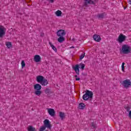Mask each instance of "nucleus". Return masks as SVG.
I'll return each instance as SVG.
<instances>
[{"label": "nucleus", "mask_w": 131, "mask_h": 131, "mask_svg": "<svg viewBox=\"0 0 131 131\" xmlns=\"http://www.w3.org/2000/svg\"><path fill=\"white\" fill-rule=\"evenodd\" d=\"M126 8H127V6H126V7H124V10H125V9H126Z\"/></svg>", "instance_id": "58836bf2"}, {"label": "nucleus", "mask_w": 131, "mask_h": 131, "mask_svg": "<svg viewBox=\"0 0 131 131\" xmlns=\"http://www.w3.org/2000/svg\"><path fill=\"white\" fill-rule=\"evenodd\" d=\"M85 107V104L83 103H80L79 104V109H81V110H83L84 109V107Z\"/></svg>", "instance_id": "a211bd4d"}, {"label": "nucleus", "mask_w": 131, "mask_h": 131, "mask_svg": "<svg viewBox=\"0 0 131 131\" xmlns=\"http://www.w3.org/2000/svg\"><path fill=\"white\" fill-rule=\"evenodd\" d=\"M79 66H80L81 69H82V70H83V69H84V67H85V65H84V64L82 63H80Z\"/></svg>", "instance_id": "393cba45"}, {"label": "nucleus", "mask_w": 131, "mask_h": 131, "mask_svg": "<svg viewBox=\"0 0 131 131\" xmlns=\"http://www.w3.org/2000/svg\"><path fill=\"white\" fill-rule=\"evenodd\" d=\"M56 34L58 36H64V35H66V33L65 30L61 29L56 32Z\"/></svg>", "instance_id": "423d86ee"}, {"label": "nucleus", "mask_w": 131, "mask_h": 131, "mask_svg": "<svg viewBox=\"0 0 131 131\" xmlns=\"http://www.w3.org/2000/svg\"><path fill=\"white\" fill-rule=\"evenodd\" d=\"M25 67V61L24 60L21 61V68H24Z\"/></svg>", "instance_id": "cd10ccee"}, {"label": "nucleus", "mask_w": 131, "mask_h": 131, "mask_svg": "<svg viewBox=\"0 0 131 131\" xmlns=\"http://www.w3.org/2000/svg\"><path fill=\"white\" fill-rule=\"evenodd\" d=\"M126 39V36L122 34H120L117 39V40L118 42H119V43H122L123 41H125Z\"/></svg>", "instance_id": "20e7f679"}, {"label": "nucleus", "mask_w": 131, "mask_h": 131, "mask_svg": "<svg viewBox=\"0 0 131 131\" xmlns=\"http://www.w3.org/2000/svg\"><path fill=\"white\" fill-rule=\"evenodd\" d=\"M55 14L57 17H60L62 16V11L60 10H57Z\"/></svg>", "instance_id": "412c9836"}, {"label": "nucleus", "mask_w": 131, "mask_h": 131, "mask_svg": "<svg viewBox=\"0 0 131 131\" xmlns=\"http://www.w3.org/2000/svg\"><path fill=\"white\" fill-rule=\"evenodd\" d=\"M73 69H74L77 75H79V65L76 64L75 67H73Z\"/></svg>", "instance_id": "9d476101"}, {"label": "nucleus", "mask_w": 131, "mask_h": 131, "mask_svg": "<svg viewBox=\"0 0 131 131\" xmlns=\"http://www.w3.org/2000/svg\"><path fill=\"white\" fill-rule=\"evenodd\" d=\"M6 47H7L8 49H11V48H12V43H11V42L9 41L7 42Z\"/></svg>", "instance_id": "5701e85b"}, {"label": "nucleus", "mask_w": 131, "mask_h": 131, "mask_svg": "<svg viewBox=\"0 0 131 131\" xmlns=\"http://www.w3.org/2000/svg\"><path fill=\"white\" fill-rule=\"evenodd\" d=\"M126 109L127 112H128L129 111L130 109V107H129L128 106V107H127L126 108Z\"/></svg>", "instance_id": "2f4dec72"}, {"label": "nucleus", "mask_w": 131, "mask_h": 131, "mask_svg": "<svg viewBox=\"0 0 131 131\" xmlns=\"http://www.w3.org/2000/svg\"><path fill=\"white\" fill-rule=\"evenodd\" d=\"M85 55V53H84V54H82L80 56V59H79V60H80V61H81V59H82L83 58H84Z\"/></svg>", "instance_id": "bb28decb"}, {"label": "nucleus", "mask_w": 131, "mask_h": 131, "mask_svg": "<svg viewBox=\"0 0 131 131\" xmlns=\"http://www.w3.org/2000/svg\"><path fill=\"white\" fill-rule=\"evenodd\" d=\"M92 126L93 127H94V128H95V127H96V124L94 122H92Z\"/></svg>", "instance_id": "7c9ffc66"}, {"label": "nucleus", "mask_w": 131, "mask_h": 131, "mask_svg": "<svg viewBox=\"0 0 131 131\" xmlns=\"http://www.w3.org/2000/svg\"><path fill=\"white\" fill-rule=\"evenodd\" d=\"M34 89L36 91H40L41 90V85L39 84H36L34 85Z\"/></svg>", "instance_id": "ddd939ff"}, {"label": "nucleus", "mask_w": 131, "mask_h": 131, "mask_svg": "<svg viewBox=\"0 0 131 131\" xmlns=\"http://www.w3.org/2000/svg\"><path fill=\"white\" fill-rule=\"evenodd\" d=\"M35 94L36 95V96H40V95H41V92L40 90H37L35 92Z\"/></svg>", "instance_id": "b1692460"}, {"label": "nucleus", "mask_w": 131, "mask_h": 131, "mask_svg": "<svg viewBox=\"0 0 131 131\" xmlns=\"http://www.w3.org/2000/svg\"><path fill=\"white\" fill-rule=\"evenodd\" d=\"M128 117H129V118H131V111L129 112Z\"/></svg>", "instance_id": "72a5a7b5"}, {"label": "nucleus", "mask_w": 131, "mask_h": 131, "mask_svg": "<svg viewBox=\"0 0 131 131\" xmlns=\"http://www.w3.org/2000/svg\"><path fill=\"white\" fill-rule=\"evenodd\" d=\"M93 96H94V93H93V92L89 90H86L85 94L82 96L83 100H84V101H88V100L90 99V100L92 101Z\"/></svg>", "instance_id": "f03ea898"}, {"label": "nucleus", "mask_w": 131, "mask_h": 131, "mask_svg": "<svg viewBox=\"0 0 131 131\" xmlns=\"http://www.w3.org/2000/svg\"><path fill=\"white\" fill-rule=\"evenodd\" d=\"M47 110L49 115H50V116H52V117H54L56 114V112H55V110L53 108H47Z\"/></svg>", "instance_id": "6e6552de"}, {"label": "nucleus", "mask_w": 131, "mask_h": 131, "mask_svg": "<svg viewBox=\"0 0 131 131\" xmlns=\"http://www.w3.org/2000/svg\"><path fill=\"white\" fill-rule=\"evenodd\" d=\"M28 131H36V129L35 128L33 127L32 126H29L28 127Z\"/></svg>", "instance_id": "aec40b11"}, {"label": "nucleus", "mask_w": 131, "mask_h": 131, "mask_svg": "<svg viewBox=\"0 0 131 131\" xmlns=\"http://www.w3.org/2000/svg\"><path fill=\"white\" fill-rule=\"evenodd\" d=\"M45 78L43 77V76L41 75H39L36 77V80L37 82H41Z\"/></svg>", "instance_id": "f8f14e48"}, {"label": "nucleus", "mask_w": 131, "mask_h": 131, "mask_svg": "<svg viewBox=\"0 0 131 131\" xmlns=\"http://www.w3.org/2000/svg\"><path fill=\"white\" fill-rule=\"evenodd\" d=\"M72 40L73 41H75V38H73L72 39Z\"/></svg>", "instance_id": "e433bc0d"}, {"label": "nucleus", "mask_w": 131, "mask_h": 131, "mask_svg": "<svg viewBox=\"0 0 131 131\" xmlns=\"http://www.w3.org/2000/svg\"><path fill=\"white\" fill-rule=\"evenodd\" d=\"M75 77H77V75H75Z\"/></svg>", "instance_id": "a19ab883"}, {"label": "nucleus", "mask_w": 131, "mask_h": 131, "mask_svg": "<svg viewBox=\"0 0 131 131\" xmlns=\"http://www.w3.org/2000/svg\"><path fill=\"white\" fill-rule=\"evenodd\" d=\"M93 38L95 41H97V42H100L101 41V36L99 35L95 34L93 36Z\"/></svg>", "instance_id": "1a4fd4ad"}, {"label": "nucleus", "mask_w": 131, "mask_h": 131, "mask_svg": "<svg viewBox=\"0 0 131 131\" xmlns=\"http://www.w3.org/2000/svg\"><path fill=\"white\" fill-rule=\"evenodd\" d=\"M45 94H50L51 93V90L49 88H47L45 90Z\"/></svg>", "instance_id": "a878e982"}, {"label": "nucleus", "mask_w": 131, "mask_h": 131, "mask_svg": "<svg viewBox=\"0 0 131 131\" xmlns=\"http://www.w3.org/2000/svg\"><path fill=\"white\" fill-rule=\"evenodd\" d=\"M105 16H106V14H105V13L99 14L97 15L98 19H104V18H105Z\"/></svg>", "instance_id": "4468645a"}, {"label": "nucleus", "mask_w": 131, "mask_h": 131, "mask_svg": "<svg viewBox=\"0 0 131 131\" xmlns=\"http://www.w3.org/2000/svg\"><path fill=\"white\" fill-rule=\"evenodd\" d=\"M43 124L44 126H42L40 128L39 131H44L47 128L50 130L52 129V124H51V122H50V120L48 119H45L43 121Z\"/></svg>", "instance_id": "f257e3e1"}, {"label": "nucleus", "mask_w": 131, "mask_h": 131, "mask_svg": "<svg viewBox=\"0 0 131 131\" xmlns=\"http://www.w3.org/2000/svg\"><path fill=\"white\" fill-rule=\"evenodd\" d=\"M58 38L57 39L58 42H62V41H64L65 40V37H64L63 36H58Z\"/></svg>", "instance_id": "dca6fc26"}, {"label": "nucleus", "mask_w": 131, "mask_h": 131, "mask_svg": "<svg viewBox=\"0 0 131 131\" xmlns=\"http://www.w3.org/2000/svg\"><path fill=\"white\" fill-rule=\"evenodd\" d=\"M124 65H125V63L123 62L122 63V71H124Z\"/></svg>", "instance_id": "c85d7f7f"}, {"label": "nucleus", "mask_w": 131, "mask_h": 131, "mask_svg": "<svg viewBox=\"0 0 131 131\" xmlns=\"http://www.w3.org/2000/svg\"><path fill=\"white\" fill-rule=\"evenodd\" d=\"M49 45L51 47L52 50L55 52H57V48L52 43V42H49Z\"/></svg>", "instance_id": "6ab92c4d"}, {"label": "nucleus", "mask_w": 131, "mask_h": 131, "mask_svg": "<svg viewBox=\"0 0 131 131\" xmlns=\"http://www.w3.org/2000/svg\"><path fill=\"white\" fill-rule=\"evenodd\" d=\"M74 48H75V47H73V46H72V47H71L70 48V49H74Z\"/></svg>", "instance_id": "4c0bfd02"}, {"label": "nucleus", "mask_w": 131, "mask_h": 131, "mask_svg": "<svg viewBox=\"0 0 131 131\" xmlns=\"http://www.w3.org/2000/svg\"><path fill=\"white\" fill-rule=\"evenodd\" d=\"M59 117L61 118V120H63L65 118V113L62 112H59Z\"/></svg>", "instance_id": "f3484780"}, {"label": "nucleus", "mask_w": 131, "mask_h": 131, "mask_svg": "<svg viewBox=\"0 0 131 131\" xmlns=\"http://www.w3.org/2000/svg\"><path fill=\"white\" fill-rule=\"evenodd\" d=\"M131 48L130 47L127 45H123L122 46L121 52L123 54H127L130 53Z\"/></svg>", "instance_id": "7ed1b4c3"}, {"label": "nucleus", "mask_w": 131, "mask_h": 131, "mask_svg": "<svg viewBox=\"0 0 131 131\" xmlns=\"http://www.w3.org/2000/svg\"><path fill=\"white\" fill-rule=\"evenodd\" d=\"M41 60V58H40V56L38 55H36L34 56V61L36 62V63H38V62H40Z\"/></svg>", "instance_id": "9b49d317"}, {"label": "nucleus", "mask_w": 131, "mask_h": 131, "mask_svg": "<svg viewBox=\"0 0 131 131\" xmlns=\"http://www.w3.org/2000/svg\"><path fill=\"white\" fill-rule=\"evenodd\" d=\"M90 4H92V5H95L96 3H95L94 1L90 0Z\"/></svg>", "instance_id": "c756f323"}, {"label": "nucleus", "mask_w": 131, "mask_h": 131, "mask_svg": "<svg viewBox=\"0 0 131 131\" xmlns=\"http://www.w3.org/2000/svg\"><path fill=\"white\" fill-rule=\"evenodd\" d=\"M6 34L5 32V28L2 26H0V38L4 37V36Z\"/></svg>", "instance_id": "0eeeda50"}, {"label": "nucleus", "mask_w": 131, "mask_h": 131, "mask_svg": "<svg viewBox=\"0 0 131 131\" xmlns=\"http://www.w3.org/2000/svg\"><path fill=\"white\" fill-rule=\"evenodd\" d=\"M76 80L77 81V80H80V78H76Z\"/></svg>", "instance_id": "c9c22d12"}, {"label": "nucleus", "mask_w": 131, "mask_h": 131, "mask_svg": "<svg viewBox=\"0 0 131 131\" xmlns=\"http://www.w3.org/2000/svg\"><path fill=\"white\" fill-rule=\"evenodd\" d=\"M123 85L126 89H127L129 86H131V82L129 79H126L123 81Z\"/></svg>", "instance_id": "39448f33"}, {"label": "nucleus", "mask_w": 131, "mask_h": 131, "mask_svg": "<svg viewBox=\"0 0 131 131\" xmlns=\"http://www.w3.org/2000/svg\"><path fill=\"white\" fill-rule=\"evenodd\" d=\"M94 2H98V0H94Z\"/></svg>", "instance_id": "ea45409f"}, {"label": "nucleus", "mask_w": 131, "mask_h": 131, "mask_svg": "<svg viewBox=\"0 0 131 131\" xmlns=\"http://www.w3.org/2000/svg\"><path fill=\"white\" fill-rule=\"evenodd\" d=\"M41 85H48V83H49V82L48 81V80L44 78V79L40 83Z\"/></svg>", "instance_id": "2eb2a0df"}, {"label": "nucleus", "mask_w": 131, "mask_h": 131, "mask_svg": "<svg viewBox=\"0 0 131 131\" xmlns=\"http://www.w3.org/2000/svg\"><path fill=\"white\" fill-rule=\"evenodd\" d=\"M43 35H45V34L43 33H41L40 34V36H41L42 37V36H43Z\"/></svg>", "instance_id": "f704fd0d"}, {"label": "nucleus", "mask_w": 131, "mask_h": 131, "mask_svg": "<svg viewBox=\"0 0 131 131\" xmlns=\"http://www.w3.org/2000/svg\"><path fill=\"white\" fill-rule=\"evenodd\" d=\"M84 6L85 7H88V5H89V4H91V0H84Z\"/></svg>", "instance_id": "4be33fe9"}, {"label": "nucleus", "mask_w": 131, "mask_h": 131, "mask_svg": "<svg viewBox=\"0 0 131 131\" xmlns=\"http://www.w3.org/2000/svg\"><path fill=\"white\" fill-rule=\"evenodd\" d=\"M48 1L50 2V3H51L52 4H53V3L55 2V0H48Z\"/></svg>", "instance_id": "473e14b6"}]
</instances>
